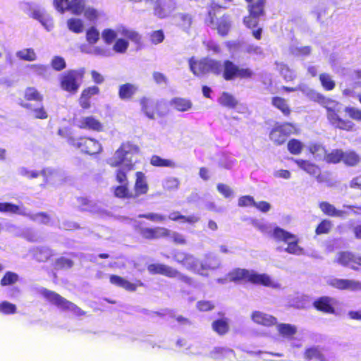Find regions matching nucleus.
I'll return each mask as SVG.
<instances>
[{
  "label": "nucleus",
  "mask_w": 361,
  "mask_h": 361,
  "mask_svg": "<svg viewBox=\"0 0 361 361\" xmlns=\"http://www.w3.org/2000/svg\"><path fill=\"white\" fill-rule=\"evenodd\" d=\"M140 152L137 145L130 141L123 142L113 156L106 161L111 167L116 168L114 176L119 185L114 188L113 192L118 199H135L129 187L128 173L135 169V162L132 161V158L139 154Z\"/></svg>",
  "instance_id": "obj_1"
},
{
  "label": "nucleus",
  "mask_w": 361,
  "mask_h": 361,
  "mask_svg": "<svg viewBox=\"0 0 361 361\" xmlns=\"http://www.w3.org/2000/svg\"><path fill=\"white\" fill-rule=\"evenodd\" d=\"M190 69L196 76L205 75L209 72L221 75L226 81L250 80L254 76L253 71L248 67H240L233 61L226 59L222 63L218 60L204 58L200 60H189Z\"/></svg>",
  "instance_id": "obj_2"
},
{
  "label": "nucleus",
  "mask_w": 361,
  "mask_h": 361,
  "mask_svg": "<svg viewBox=\"0 0 361 361\" xmlns=\"http://www.w3.org/2000/svg\"><path fill=\"white\" fill-rule=\"evenodd\" d=\"M317 101L326 111V118L329 123L336 129L350 132L355 130V123L348 119L343 118L340 116V110L336 108L337 103L331 99L326 98L323 94H318Z\"/></svg>",
  "instance_id": "obj_3"
},
{
  "label": "nucleus",
  "mask_w": 361,
  "mask_h": 361,
  "mask_svg": "<svg viewBox=\"0 0 361 361\" xmlns=\"http://www.w3.org/2000/svg\"><path fill=\"white\" fill-rule=\"evenodd\" d=\"M204 23L216 30L221 37L227 36L232 27L230 15L223 11L222 6L215 4L209 7Z\"/></svg>",
  "instance_id": "obj_4"
},
{
  "label": "nucleus",
  "mask_w": 361,
  "mask_h": 361,
  "mask_svg": "<svg viewBox=\"0 0 361 361\" xmlns=\"http://www.w3.org/2000/svg\"><path fill=\"white\" fill-rule=\"evenodd\" d=\"M257 228L264 234L271 233V236L279 242H283L287 244L285 251L291 255H300L302 253L303 249L299 246V238L294 234L279 227H275L272 231L271 226L267 224H261Z\"/></svg>",
  "instance_id": "obj_5"
},
{
  "label": "nucleus",
  "mask_w": 361,
  "mask_h": 361,
  "mask_svg": "<svg viewBox=\"0 0 361 361\" xmlns=\"http://www.w3.org/2000/svg\"><path fill=\"white\" fill-rule=\"evenodd\" d=\"M180 257L177 259L178 264L184 266L187 269L202 276H207L209 271L214 270L218 267L216 263H213L215 261L213 258H209L202 262L193 255L186 252L180 253Z\"/></svg>",
  "instance_id": "obj_6"
},
{
  "label": "nucleus",
  "mask_w": 361,
  "mask_h": 361,
  "mask_svg": "<svg viewBox=\"0 0 361 361\" xmlns=\"http://www.w3.org/2000/svg\"><path fill=\"white\" fill-rule=\"evenodd\" d=\"M24 99L27 102L34 101L40 104L38 107L32 108L31 104L21 102L20 105L31 111L32 116L36 119L45 120L48 118V113L42 104L44 97L35 87H27L24 92Z\"/></svg>",
  "instance_id": "obj_7"
},
{
  "label": "nucleus",
  "mask_w": 361,
  "mask_h": 361,
  "mask_svg": "<svg viewBox=\"0 0 361 361\" xmlns=\"http://www.w3.org/2000/svg\"><path fill=\"white\" fill-rule=\"evenodd\" d=\"M300 129L298 126L291 122H276L270 130L269 137L270 140L276 146L286 143L288 137L293 135H299Z\"/></svg>",
  "instance_id": "obj_8"
},
{
  "label": "nucleus",
  "mask_w": 361,
  "mask_h": 361,
  "mask_svg": "<svg viewBox=\"0 0 361 361\" xmlns=\"http://www.w3.org/2000/svg\"><path fill=\"white\" fill-rule=\"evenodd\" d=\"M84 68L70 69L59 76V86L61 90L71 94L78 92L85 77Z\"/></svg>",
  "instance_id": "obj_9"
},
{
  "label": "nucleus",
  "mask_w": 361,
  "mask_h": 361,
  "mask_svg": "<svg viewBox=\"0 0 361 361\" xmlns=\"http://www.w3.org/2000/svg\"><path fill=\"white\" fill-rule=\"evenodd\" d=\"M67 142L71 147L90 156L99 154L102 152V144L97 140L87 136L68 137Z\"/></svg>",
  "instance_id": "obj_10"
},
{
  "label": "nucleus",
  "mask_w": 361,
  "mask_h": 361,
  "mask_svg": "<svg viewBox=\"0 0 361 361\" xmlns=\"http://www.w3.org/2000/svg\"><path fill=\"white\" fill-rule=\"evenodd\" d=\"M135 231L145 240H154L161 238H169L171 231L164 226H145L143 222H137L134 226Z\"/></svg>",
  "instance_id": "obj_11"
},
{
  "label": "nucleus",
  "mask_w": 361,
  "mask_h": 361,
  "mask_svg": "<svg viewBox=\"0 0 361 361\" xmlns=\"http://www.w3.org/2000/svg\"><path fill=\"white\" fill-rule=\"evenodd\" d=\"M147 271L153 275L160 274L169 278H178L188 283L191 282V279L189 276L182 274L177 269L164 264H150L147 266Z\"/></svg>",
  "instance_id": "obj_12"
},
{
  "label": "nucleus",
  "mask_w": 361,
  "mask_h": 361,
  "mask_svg": "<svg viewBox=\"0 0 361 361\" xmlns=\"http://www.w3.org/2000/svg\"><path fill=\"white\" fill-rule=\"evenodd\" d=\"M295 163L301 170L314 176L318 183H325L330 180L329 177V173H322L319 166L316 164L303 159H295Z\"/></svg>",
  "instance_id": "obj_13"
},
{
  "label": "nucleus",
  "mask_w": 361,
  "mask_h": 361,
  "mask_svg": "<svg viewBox=\"0 0 361 361\" xmlns=\"http://www.w3.org/2000/svg\"><path fill=\"white\" fill-rule=\"evenodd\" d=\"M55 8L61 13L66 10L74 15H80L85 11V0H54Z\"/></svg>",
  "instance_id": "obj_14"
},
{
  "label": "nucleus",
  "mask_w": 361,
  "mask_h": 361,
  "mask_svg": "<svg viewBox=\"0 0 361 361\" xmlns=\"http://www.w3.org/2000/svg\"><path fill=\"white\" fill-rule=\"evenodd\" d=\"M327 285L339 290L359 291L361 290V282L347 279L334 278L327 281Z\"/></svg>",
  "instance_id": "obj_15"
},
{
  "label": "nucleus",
  "mask_w": 361,
  "mask_h": 361,
  "mask_svg": "<svg viewBox=\"0 0 361 361\" xmlns=\"http://www.w3.org/2000/svg\"><path fill=\"white\" fill-rule=\"evenodd\" d=\"M139 103L141 106L142 111L149 119H154L155 116L161 115L160 111L161 102L147 97H142L140 99Z\"/></svg>",
  "instance_id": "obj_16"
},
{
  "label": "nucleus",
  "mask_w": 361,
  "mask_h": 361,
  "mask_svg": "<svg viewBox=\"0 0 361 361\" xmlns=\"http://www.w3.org/2000/svg\"><path fill=\"white\" fill-rule=\"evenodd\" d=\"M335 300L328 295H322L316 298L312 302L313 307L324 314H336Z\"/></svg>",
  "instance_id": "obj_17"
},
{
  "label": "nucleus",
  "mask_w": 361,
  "mask_h": 361,
  "mask_svg": "<svg viewBox=\"0 0 361 361\" xmlns=\"http://www.w3.org/2000/svg\"><path fill=\"white\" fill-rule=\"evenodd\" d=\"M361 256L356 255L353 252L342 251L338 253L336 262L345 267H350L353 270L360 269Z\"/></svg>",
  "instance_id": "obj_18"
},
{
  "label": "nucleus",
  "mask_w": 361,
  "mask_h": 361,
  "mask_svg": "<svg viewBox=\"0 0 361 361\" xmlns=\"http://www.w3.org/2000/svg\"><path fill=\"white\" fill-rule=\"evenodd\" d=\"M135 183L133 185V195L135 198L145 195L149 190L147 176L142 171H137L135 173Z\"/></svg>",
  "instance_id": "obj_19"
},
{
  "label": "nucleus",
  "mask_w": 361,
  "mask_h": 361,
  "mask_svg": "<svg viewBox=\"0 0 361 361\" xmlns=\"http://www.w3.org/2000/svg\"><path fill=\"white\" fill-rule=\"evenodd\" d=\"M174 0H155L153 6L154 16L164 18L174 9Z\"/></svg>",
  "instance_id": "obj_20"
},
{
  "label": "nucleus",
  "mask_w": 361,
  "mask_h": 361,
  "mask_svg": "<svg viewBox=\"0 0 361 361\" xmlns=\"http://www.w3.org/2000/svg\"><path fill=\"white\" fill-rule=\"evenodd\" d=\"M109 282L112 285L122 288L128 292H135L138 286H142V283L140 280H137L135 282L132 283L125 278L116 274H111L109 276Z\"/></svg>",
  "instance_id": "obj_21"
},
{
  "label": "nucleus",
  "mask_w": 361,
  "mask_h": 361,
  "mask_svg": "<svg viewBox=\"0 0 361 361\" xmlns=\"http://www.w3.org/2000/svg\"><path fill=\"white\" fill-rule=\"evenodd\" d=\"M100 93V89L97 85H92L84 88L80 94L78 102L83 109H88L91 106L90 99L92 97L98 95Z\"/></svg>",
  "instance_id": "obj_22"
},
{
  "label": "nucleus",
  "mask_w": 361,
  "mask_h": 361,
  "mask_svg": "<svg viewBox=\"0 0 361 361\" xmlns=\"http://www.w3.org/2000/svg\"><path fill=\"white\" fill-rule=\"evenodd\" d=\"M78 128L94 132H102L104 130L103 123L93 116L83 117L80 119Z\"/></svg>",
  "instance_id": "obj_23"
},
{
  "label": "nucleus",
  "mask_w": 361,
  "mask_h": 361,
  "mask_svg": "<svg viewBox=\"0 0 361 361\" xmlns=\"http://www.w3.org/2000/svg\"><path fill=\"white\" fill-rule=\"evenodd\" d=\"M251 318L255 323L265 326H274L277 323L275 317L260 311L253 312Z\"/></svg>",
  "instance_id": "obj_24"
},
{
  "label": "nucleus",
  "mask_w": 361,
  "mask_h": 361,
  "mask_svg": "<svg viewBox=\"0 0 361 361\" xmlns=\"http://www.w3.org/2000/svg\"><path fill=\"white\" fill-rule=\"evenodd\" d=\"M55 305L59 308L61 309L62 310L72 312L73 314L77 317H82L85 315V311H83L78 305L68 300L61 295H60Z\"/></svg>",
  "instance_id": "obj_25"
},
{
  "label": "nucleus",
  "mask_w": 361,
  "mask_h": 361,
  "mask_svg": "<svg viewBox=\"0 0 361 361\" xmlns=\"http://www.w3.org/2000/svg\"><path fill=\"white\" fill-rule=\"evenodd\" d=\"M319 207L322 213L327 216L343 218L346 215L345 211L336 209L334 204L329 202H320Z\"/></svg>",
  "instance_id": "obj_26"
},
{
  "label": "nucleus",
  "mask_w": 361,
  "mask_h": 361,
  "mask_svg": "<svg viewBox=\"0 0 361 361\" xmlns=\"http://www.w3.org/2000/svg\"><path fill=\"white\" fill-rule=\"evenodd\" d=\"M249 283L266 287H276L269 275L266 274H258L252 271H251L250 273Z\"/></svg>",
  "instance_id": "obj_27"
},
{
  "label": "nucleus",
  "mask_w": 361,
  "mask_h": 361,
  "mask_svg": "<svg viewBox=\"0 0 361 361\" xmlns=\"http://www.w3.org/2000/svg\"><path fill=\"white\" fill-rule=\"evenodd\" d=\"M271 105L280 111L285 117H289L292 113L291 107L288 101L279 96L271 97Z\"/></svg>",
  "instance_id": "obj_28"
},
{
  "label": "nucleus",
  "mask_w": 361,
  "mask_h": 361,
  "mask_svg": "<svg viewBox=\"0 0 361 361\" xmlns=\"http://www.w3.org/2000/svg\"><path fill=\"white\" fill-rule=\"evenodd\" d=\"M247 3V11L254 16H263L265 14L267 0H252Z\"/></svg>",
  "instance_id": "obj_29"
},
{
  "label": "nucleus",
  "mask_w": 361,
  "mask_h": 361,
  "mask_svg": "<svg viewBox=\"0 0 361 361\" xmlns=\"http://www.w3.org/2000/svg\"><path fill=\"white\" fill-rule=\"evenodd\" d=\"M137 92V87L132 83L126 82L118 87V97L121 100H130Z\"/></svg>",
  "instance_id": "obj_30"
},
{
  "label": "nucleus",
  "mask_w": 361,
  "mask_h": 361,
  "mask_svg": "<svg viewBox=\"0 0 361 361\" xmlns=\"http://www.w3.org/2000/svg\"><path fill=\"white\" fill-rule=\"evenodd\" d=\"M212 328L219 336H224L230 331L229 319L224 317L215 319L212 323Z\"/></svg>",
  "instance_id": "obj_31"
},
{
  "label": "nucleus",
  "mask_w": 361,
  "mask_h": 361,
  "mask_svg": "<svg viewBox=\"0 0 361 361\" xmlns=\"http://www.w3.org/2000/svg\"><path fill=\"white\" fill-rule=\"evenodd\" d=\"M219 104L224 107L234 109L238 105V99L231 93L223 92L218 99Z\"/></svg>",
  "instance_id": "obj_32"
},
{
  "label": "nucleus",
  "mask_w": 361,
  "mask_h": 361,
  "mask_svg": "<svg viewBox=\"0 0 361 361\" xmlns=\"http://www.w3.org/2000/svg\"><path fill=\"white\" fill-rule=\"evenodd\" d=\"M171 105L178 111H186L192 107L190 99L183 97H174L170 102Z\"/></svg>",
  "instance_id": "obj_33"
},
{
  "label": "nucleus",
  "mask_w": 361,
  "mask_h": 361,
  "mask_svg": "<svg viewBox=\"0 0 361 361\" xmlns=\"http://www.w3.org/2000/svg\"><path fill=\"white\" fill-rule=\"evenodd\" d=\"M275 65L277 71L286 82L293 81L295 78L296 75L294 71L288 64L283 62H276Z\"/></svg>",
  "instance_id": "obj_34"
},
{
  "label": "nucleus",
  "mask_w": 361,
  "mask_h": 361,
  "mask_svg": "<svg viewBox=\"0 0 361 361\" xmlns=\"http://www.w3.org/2000/svg\"><path fill=\"white\" fill-rule=\"evenodd\" d=\"M251 271L246 269L237 268L229 274V279L233 282L245 281L249 282Z\"/></svg>",
  "instance_id": "obj_35"
},
{
  "label": "nucleus",
  "mask_w": 361,
  "mask_h": 361,
  "mask_svg": "<svg viewBox=\"0 0 361 361\" xmlns=\"http://www.w3.org/2000/svg\"><path fill=\"white\" fill-rule=\"evenodd\" d=\"M343 159V150L341 149H334L330 152H326L324 159L327 164H336L342 161Z\"/></svg>",
  "instance_id": "obj_36"
},
{
  "label": "nucleus",
  "mask_w": 361,
  "mask_h": 361,
  "mask_svg": "<svg viewBox=\"0 0 361 361\" xmlns=\"http://www.w3.org/2000/svg\"><path fill=\"white\" fill-rule=\"evenodd\" d=\"M360 155L354 150L343 151V163L347 166L353 167L360 162Z\"/></svg>",
  "instance_id": "obj_37"
},
{
  "label": "nucleus",
  "mask_w": 361,
  "mask_h": 361,
  "mask_svg": "<svg viewBox=\"0 0 361 361\" xmlns=\"http://www.w3.org/2000/svg\"><path fill=\"white\" fill-rule=\"evenodd\" d=\"M234 351L227 348L216 347L210 353V357L216 360H221L233 355Z\"/></svg>",
  "instance_id": "obj_38"
},
{
  "label": "nucleus",
  "mask_w": 361,
  "mask_h": 361,
  "mask_svg": "<svg viewBox=\"0 0 361 361\" xmlns=\"http://www.w3.org/2000/svg\"><path fill=\"white\" fill-rule=\"evenodd\" d=\"M149 163L154 167L173 168L176 166L173 160L164 159L156 154H154L150 157Z\"/></svg>",
  "instance_id": "obj_39"
},
{
  "label": "nucleus",
  "mask_w": 361,
  "mask_h": 361,
  "mask_svg": "<svg viewBox=\"0 0 361 361\" xmlns=\"http://www.w3.org/2000/svg\"><path fill=\"white\" fill-rule=\"evenodd\" d=\"M277 331L281 336L293 338L297 333V328L290 324H279L277 326Z\"/></svg>",
  "instance_id": "obj_40"
},
{
  "label": "nucleus",
  "mask_w": 361,
  "mask_h": 361,
  "mask_svg": "<svg viewBox=\"0 0 361 361\" xmlns=\"http://www.w3.org/2000/svg\"><path fill=\"white\" fill-rule=\"evenodd\" d=\"M304 145L302 141L296 138H292L287 142V149L290 154L299 155L302 153Z\"/></svg>",
  "instance_id": "obj_41"
},
{
  "label": "nucleus",
  "mask_w": 361,
  "mask_h": 361,
  "mask_svg": "<svg viewBox=\"0 0 361 361\" xmlns=\"http://www.w3.org/2000/svg\"><path fill=\"white\" fill-rule=\"evenodd\" d=\"M319 80L322 87L326 91H331L336 87V82L329 73H322L319 75Z\"/></svg>",
  "instance_id": "obj_42"
},
{
  "label": "nucleus",
  "mask_w": 361,
  "mask_h": 361,
  "mask_svg": "<svg viewBox=\"0 0 361 361\" xmlns=\"http://www.w3.org/2000/svg\"><path fill=\"white\" fill-rule=\"evenodd\" d=\"M0 212L19 215L25 214L18 205L11 202H0Z\"/></svg>",
  "instance_id": "obj_43"
},
{
  "label": "nucleus",
  "mask_w": 361,
  "mask_h": 361,
  "mask_svg": "<svg viewBox=\"0 0 361 361\" xmlns=\"http://www.w3.org/2000/svg\"><path fill=\"white\" fill-rule=\"evenodd\" d=\"M18 275L13 271H6L0 281L1 286L15 284L18 281Z\"/></svg>",
  "instance_id": "obj_44"
},
{
  "label": "nucleus",
  "mask_w": 361,
  "mask_h": 361,
  "mask_svg": "<svg viewBox=\"0 0 361 361\" xmlns=\"http://www.w3.org/2000/svg\"><path fill=\"white\" fill-rule=\"evenodd\" d=\"M333 228L331 221L329 219H323L317 225L315 228V233L317 235H322L329 233Z\"/></svg>",
  "instance_id": "obj_45"
},
{
  "label": "nucleus",
  "mask_w": 361,
  "mask_h": 361,
  "mask_svg": "<svg viewBox=\"0 0 361 361\" xmlns=\"http://www.w3.org/2000/svg\"><path fill=\"white\" fill-rule=\"evenodd\" d=\"M67 26L71 31L75 33H81L84 28L82 21L80 19L74 18L68 20Z\"/></svg>",
  "instance_id": "obj_46"
},
{
  "label": "nucleus",
  "mask_w": 361,
  "mask_h": 361,
  "mask_svg": "<svg viewBox=\"0 0 361 361\" xmlns=\"http://www.w3.org/2000/svg\"><path fill=\"white\" fill-rule=\"evenodd\" d=\"M16 56L20 59L25 61H33L37 59L34 49L31 48L25 49L18 51Z\"/></svg>",
  "instance_id": "obj_47"
},
{
  "label": "nucleus",
  "mask_w": 361,
  "mask_h": 361,
  "mask_svg": "<svg viewBox=\"0 0 361 361\" xmlns=\"http://www.w3.org/2000/svg\"><path fill=\"white\" fill-rule=\"evenodd\" d=\"M138 217L140 219H147L152 222H164L166 219L164 215L154 212L140 214L138 215Z\"/></svg>",
  "instance_id": "obj_48"
},
{
  "label": "nucleus",
  "mask_w": 361,
  "mask_h": 361,
  "mask_svg": "<svg viewBox=\"0 0 361 361\" xmlns=\"http://www.w3.org/2000/svg\"><path fill=\"white\" fill-rule=\"evenodd\" d=\"M54 172L53 171L47 170V169H43L41 171V173H39L37 171H30L27 170H24L23 171V174L28 178H37L39 176V174H41L44 177L46 180H48L49 177L52 176L54 175Z\"/></svg>",
  "instance_id": "obj_49"
},
{
  "label": "nucleus",
  "mask_w": 361,
  "mask_h": 361,
  "mask_svg": "<svg viewBox=\"0 0 361 361\" xmlns=\"http://www.w3.org/2000/svg\"><path fill=\"white\" fill-rule=\"evenodd\" d=\"M40 293L47 301L54 305L61 295L59 293L45 288L40 290Z\"/></svg>",
  "instance_id": "obj_50"
},
{
  "label": "nucleus",
  "mask_w": 361,
  "mask_h": 361,
  "mask_svg": "<svg viewBox=\"0 0 361 361\" xmlns=\"http://www.w3.org/2000/svg\"><path fill=\"white\" fill-rule=\"evenodd\" d=\"M51 66L56 71H61L66 68L65 59L60 56H54L51 61Z\"/></svg>",
  "instance_id": "obj_51"
},
{
  "label": "nucleus",
  "mask_w": 361,
  "mask_h": 361,
  "mask_svg": "<svg viewBox=\"0 0 361 361\" xmlns=\"http://www.w3.org/2000/svg\"><path fill=\"white\" fill-rule=\"evenodd\" d=\"M129 46V43L127 40L119 38L117 39L113 46V50L116 53L124 54L126 52Z\"/></svg>",
  "instance_id": "obj_52"
},
{
  "label": "nucleus",
  "mask_w": 361,
  "mask_h": 361,
  "mask_svg": "<svg viewBox=\"0 0 361 361\" xmlns=\"http://www.w3.org/2000/svg\"><path fill=\"white\" fill-rule=\"evenodd\" d=\"M102 37L104 43L109 45L116 39L117 34L115 30L107 28L102 31Z\"/></svg>",
  "instance_id": "obj_53"
},
{
  "label": "nucleus",
  "mask_w": 361,
  "mask_h": 361,
  "mask_svg": "<svg viewBox=\"0 0 361 361\" xmlns=\"http://www.w3.org/2000/svg\"><path fill=\"white\" fill-rule=\"evenodd\" d=\"M344 112L352 119L357 122H361V109L354 106H346Z\"/></svg>",
  "instance_id": "obj_54"
},
{
  "label": "nucleus",
  "mask_w": 361,
  "mask_h": 361,
  "mask_svg": "<svg viewBox=\"0 0 361 361\" xmlns=\"http://www.w3.org/2000/svg\"><path fill=\"white\" fill-rule=\"evenodd\" d=\"M0 312L4 314H13L16 312V306L7 301L0 303Z\"/></svg>",
  "instance_id": "obj_55"
},
{
  "label": "nucleus",
  "mask_w": 361,
  "mask_h": 361,
  "mask_svg": "<svg viewBox=\"0 0 361 361\" xmlns=\"http://www.w3.org/2000/svg\"><path fill=\"white\" fill-rule=\"evenodd\" d=\"M34 74L38 76L45 77L47 75L49 68L46 65L32 64L30 66Z\"/></svg>",
  "instance_id": "obj_56"
},
{
  "label": "nucleus",
  "mask_w": 361,
  "mask_h": 361,
  "mask_svg": "<svg viewBox=\"0 0 361 361\" xmlns=\"http://www.w3.org/2000/svg\"><path fill=\"white\" fill-rule=\"evenodd\" d=\"M197 308L200 312H208L214 309L215 305L209 300H200L197 302Z\"/></svg>",
  "instance_id": "obj_57"
},
{
  "label": "nucleus",
  "mask_w": 361,
  "mask_h": 361,
  "mask_svg": "<svg viewBox=\"0 0 361 361\" xmlns=\"http://www.w3.org/2000/svg\"><path fill=\"white\" fill-rule=\"evenodd\" d=\"M99 37V33L94 27H91L87 30L86 39L90 44H95Z\"/></svg>",
  "instance_id": "obj_58"
},
{
  "label": "nucleus",
  "mask_w": 361,
  "mask_h": 361,
  "mask_svg": "<svg viewBox=\"0 0 361 361\" xmlns=\"http://www.w3.org/2000/svg\"><path fill=\"white\" fill-rule=\"evenodd\" d=\"M56 268L57 269H63L66 268H71L73 266V262L65 257H59L55 262Z\"/></svg>",
  "instance_id": "obj_59"
},
{
  "label": "nucleus",
  "mask_w": 361,
  "mask_h": 361,
  "mask_svg": "<svg viewBox=\"0 0 361 361\" xmlns=\"http://www.w3.org/2000/svg\"><path fill=\"white\" fill-rule=\"evenodd\" d=\"M255 201L253 197L250 195H243L239 197L238 205L240 207H254Z\"/></svg>",
  "instance_id": "obj_60"
},
{
  "label": "nucleus",
  "mask_w": 361,
  "mask_h": 361,
  "mask_svg": "<svg viewBox=\"0 0 361 361\" xmlns=\"http://www.w3.org/2000/svg\"><path fill=\"white\" fill-rule=\"evenodd\" d=\"M123 34L126 38L129 39L132 42L137 44H140L142 37L137 32L126 30L123 32Z\"/></svg>",
  "instance_id": "obj_61"
},
{
  "label": "nucleus",
  "mask_w": 361,
  "mask_h": 361,
  "mask_svg": "<svg viewBox=\"0 0 361 361\" xmlns=\"http://www.w3.org/2000/svg\"><path fill=\"white\" fill-rule=\"evenodd\" d=\"M164 39V34L163 30H158L150 33V41L153 44L161 43Z\"/></svg>",
  "instance_id": "obj_62"
},
{
  "label": "nucleus",
  "mask_w": 361,
  "mask_h": 361,
  "mask_svg": "<svg viewBox=\"0 0 361 361\" xmlns=\"http://www.w3.org/2000/svg\"><path fill=\"white\" fill-rule=\"evenodd\" d=\"M260 17L261 16H254L249 13L247 16L243 18V23L247 28L252 29L258 25V18Z\"/></svg>",
  "instance_id": "obj_63"
},
{
  "label": "nucleus",
  "mask_w": 361,
  "mask_h": 361,
  "mask_svg": "<svg viewBox=\"0 0 361 361\" xmlns=\"http://www.w3.org/2000/svg\"><path fill=\"white\" fill-rule=\"evenodd\" d=\"M170 238L172 239L173 243L176 245H184L187 243V240L184 235L177 232L171 231Z\"/></svg>",
  "instance_id": "obj_64"
}]
</instances>
